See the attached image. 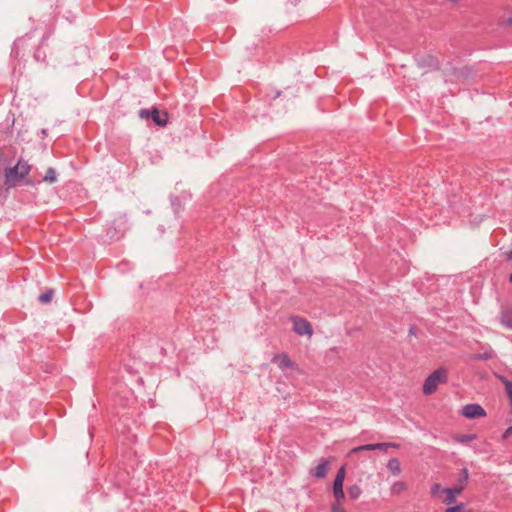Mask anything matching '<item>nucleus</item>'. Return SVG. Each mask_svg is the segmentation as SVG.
<instances>
[{"label":"nucleus","instance_id":"f257e3e1","mask_svg":"<svg viewBox=\"0 0 512 512\" xmlns=\"http://www.w3.org/2000/svg\"><path fill=\"white\" fill-rule=\"evenodd\" d=\"M31 166L28 162L19 159L15 166L5 169V184L9 188L18 186L30 173Z\"/></svg>","mask_w":512,"mask_h":512},{"label":"nucleus","instance_id":"f03ea898","mask_svg":"<svg viewBox=\"0 0 512 512\" xmlns=\"http://www.w3.org/2000/svg\"><path fill=\"white\" fill-rule=\"evenodd\" d=\"M139 115L141 118L148 119L149 117L152 118L153 122L161 127L166 126L168 122V116L167 113L163 112L161 113L158 109L154 108L152 111L148 109H141L139 112Z\"/></svg>","mask_w":512,"mask_h":512},{"label":"nucleus","instance_id":"7ed1b4c3","mask_svg":"<svg viewBox=\"0 0 512 512\" xmlns=\"http://www.w3.org/2000/svg\"><path fill=\"white\" fill-rule=\"evenodd\" d=\"M460 414L467 419H475L479 417H485L486 411L480 404L470 403L462 407Z\"/></svg>","mask_w":512,"mask_h":512},{"label":"nucleus","instance_id":"20e7f679","mask_svg":"<svg viewBox=\"0 0 512 512\" xmlns=\"http://www.w3.org/2000/svg\"><path fill=\"white\" fill-rule=\"evenodd\" d=\"M291 321L293 323V330L298 335H307L309 337L313 334V329L311 324L304 318H301L299 316H293L291 317Z\"/></svg>","mask_w":512,"mask_h":512},{"label":"nucleus","instance_id":"39448f33","mask_svg":"<svg viewBox=\"0 0 512 512\" xmlns=\"http://www.w3.org/2000/svg\"><path fill=\"white\" fill-rule=\"evenodd\" d=\"M345 479V467H341L334 479L333 483V494L337 502H340L344 499L345 494L343 491V483Z\"/></svg>","mask_w":512,"mask_h":512},{"label":"nucleus","instance_id":"423d86ee","mask_svg":"<svg viewBox=\"0 0 512 512\" xmlns=\"http://www.w3.org/2000/svg\"><path fill=\"white\" fill-rule=\"evenodd\" d=\"M464 491V486L462 485H455L453 487H447L442 489V493L445 494V497L443 498L442 502L445 505H452L456 502V498L458 495H460Z\"/></svg>","mask_w":512,"mask_h":512},{"label":"nucleus","instance_id":"0eeeda50","mask_svg":"<svg viewBox=\"0 0 512 512\" xmlns=\"http://www.w3.org/2000/svg\"><path fill=\"white\" fill-rule=\"evenodd\" d=\"M272 362L283 371L287 369L294 370L297 368V364L292 361L290 357L285 353L275 355L272 359Z\"/></svg>","mask_w":512,"mask_h":512},{"label":"nucleus","instance_id":"6e6552de","mask_svg":"<svg viewBox=\"0 0 512 512\" xmlns=\"http://www.w3.org/2000/svg\"><path fill=\"white\" fill-rule=\"evenodd\" d=\"M329 460L327 459H320L318 465L309 471V475L311 477H314L316 479H322L326 477L328 471H329Z\"/></svg>","mask_w":512,"mask_h":512},{"label":"nucleus","instance_id":"1a4fd4ad","mask_svg":"<svg viewBox=\"0 0 512 512\" xmlns=\"http://www.w3.org/2000/svg\"><path fill=\"white\" fill-rule=\"evenodd\" d=\"M447 381V371L444 368H438L433 371L423 384H439Z\"/></svg>","mask_w":512,"mask_h":512},{"label":"nucleus","instance_id":"9d476101","mask_svg":"<svg viewBox=\"0 0 512 512\" xmlns=\"http://www.w3.org/2000/svg\"><path fill=\"white\" fill-rule=\"evenodd\" d=\"M500 323L504 327L512 330V308L511 307H505L501 310Z\"/></svg>","mask_w":512,"mask_h":512},{"label":"nucleus","instance_id":"9b49d317","mask_svg":"<svg viewBox=\"0 0 512 512\" xmlns=\"http://www.w3.org/2000/svg\"><path fill=\"white\" fill-rule=\"evenodd\" d=\"M482 350H483L482 353H479V354L475 355V357H474L475 359H478V360H490V359H493L495 357V352L491 348V346L483 345L482 346Z\"/></svg>","mask_w":512,"mask_h":512},{"label":"nucleus","instance_id":"f8f14e48","mask_svg":"<svg viewBox=\"0 0 512 512\" xmlns=\"http://www.w3.org/2000/svg\"><path fill=\"white\" fill-rule=\"evenodd\" d=\"M387 468L394 476L401 473L400 462L397 458L390 459L387 463Z\"/></svg>","mask_w":512,"mask_h":512},{"label":"nucleus","instance_id":"ddd939ff","mask_svg":"<svg viewBox=\"0 0 512 512\" xmlns=\"http://www.w3.org/2000/svg\"><path fill=\"white\" fill-rule=\"evenodd\" d=\"M405 490H407V484L404 481H397L393 483L390 488L391 494L393 495H400Z\"/></svg>","mask_w":512,"mask_h":512},{"label":"nucleus","instance_id":"4468645a","mask_svg":"<svg viewBox=\"0 0 512 512\" xmlns=\"http://www.w3.org/2000/svg\"><path fill=\"white\" fill-rule=\"evenodd\" d=\"M362 493L361 488L358 485H352L348 488V495L351 499L356 500Z\"/></svg>","mask_w":512,"mask_h":512},{"label":"nucleus","instance_id":"2eb2a0df","mask_svg":"<svg viewBox=\"0 0 512 512\" xmlns=\"http://www.w3.org/2000/svg\"><path fill=\"white\" fill-rule=\"evenodd\" d=\"M45 182L55 183L57 181L56 171L54 168H48L43 178Z\"/></svg>","mask_w":512,"mask_h":512},{"label":"nucleus","instance_id":"dca6fc26","mask_svg":"<svg viewBox=\"0 0 512 512\" xmlns=\"http://www.w3.org/2000/svg\"><path fill=\"white\" fill-rule=\"evenodd\" d=\"M468 479H469V472H468V469L466 467H464L461 470V474H460L459 478L457 479L456 485H462L465 487Z\"/></svg>","mask_w":512,"mask_h":512},{"label":"nucleus","instance_id":"f3484780","mask_svg":"<svg viewBox=\"0 0 512 512\" xmlns=\"http://www.w3.org/2000/svg\"><path fill=\"white\" fill-rule=\"evenodd\" d=\"M398 448L399 445L396 443H375V450L387 452L389 448Z\"/></svg>","mask_w":512,"mask_h":512},{"label":"nucleus","instance_id":"a211bd4d","mask_svg":"<svg viewBox=\"0 0 512 512\" xmlns=\"http://www.w3.org/2000/svg\"><path fill=\"white\" fill-rule=\"evenodd\" d=\"M476 438L475 434H463L456 437V441L460 443H468Z\"/></svg>","mask_w":512,"mask_h":512},{"label":"nucleus","instance_id":"6ab92c4d","mask_svg":"<svg viewBox=\"0 0 512 512\" xmlns=\"http://www.w3.org/2000/svg\"><path fill=\"white\" fill-rule=\"evenodd\" d=\"M52 295H53V291L52 290H49L45 293H42L39 295L38 299H39V302L43 303V304H46V303H49L52 299Z\"/></svg>","mask_w":512,"mask_h":512},{"label":"nucleus","instance_id":"aec40b11","mask_svg":"<svg viewBox=\"0 0 512 512\" xmlns=\"http://www.w3.org/2000/svg\"><path fill=\"white\" fill-rule=\"evenodd\" d=\"M371 450H375V443L365 444V445L355 447L353 449V452L357 453V452H361V451H371Z\"/></svg>","mask_w":512,"mask_h":512},{"label":"nucleus","instance_id":"412c9836","mask_svg":"<svg viewBox=\"0 0 512 512\" xmlns=\"http://www.w3.org/2000/svg\"><path fill=\"white\" fill-rule=\"evenodd\" d=\"M445 512H465V504L459 503L455 506L448 507Z\"/></svg>","mask_w":512,"mask_h":512},{"label":"nucleus","instance_id":"4be33fe9","mask_svg":"<svg viewBox=\"0 0 512 512\" xmlns=\"http://www.w3.org/2000/svg\"><path fill=\"white\" fill-rule=\"evenodd\" d=\"M440 491L442 492L441 485L439 483H435L431 486L430 492L432 496H437Z\"/></svg>","mask_w":512,"mask_h":512},{"label":"nucleus","instance_id":"5701e85b","mask_svg":"<svg viewBox=\"0 0 512 512\" xmlns=\"http://www.w3.org/2000/svg\"><path fill=\"white\" fill-rule=\"evenodd\" d=\"M438 386H423V393L425 395H431L436 392Z\"/></svg>","mask_w":512,"mask_h":512},{"label":"nucleus","instance_id":"b1692460","mask_svg":"<svg viewBox=\"0 0 512 512\" xmlns=\"http://www.w3.org/2000/svg\"><path fill=\"white\" fill-rule=\"evenodd\" d=\"M507 397L509 399L510 410L512 412V386H505Z\"/></svg>","mask_w":512,"mask_h":512},{"label":"nucleus","instance_id":"393cba45","mask_svg":"<svg viewBox=\"0 0 512 512\" xmlns=\"http://www.w3.org/2000/svg\"><path fill=\"white\" fill-rule=\"evenodd\" d=\"M512 435V426H509L503 433V439H507L508 437H510Z\"/></svg>","mask_w":512,"mask_h":512},{"label":"nucleus","instance_id":"a878e982","mask_svg":"<svg viewBox=\"0 0 512 512\" xmlns=\"http://www.w3.org/2000/svg\"><path fill=\"white\" fill-rule=\"evenodd\" d=\"M331 510L332 512H345L340 506L339 504H333L332 507H331Z\"/></svg>","mask_w":512,"mask_h":512},{"label":"nucleus","instance_id":"bb28decb","mask_svg":"<svg viewBox=\"0 0 512 512\" xmlns=\"http://www.w3.org/2000/svg\"><path fill=\"white\" fill-rule=\"evenodd\" d=\"M507 260H512V249L505 253Z\"/></svg>","mask_w":512,"mask_h":512},{"label":"nucleus","instance_id":"cd10ccee","mask_svg":"<svg viewBox=\"0 0 512 512\" xmlns=\"http://www.w3.org/2000/svg\"><path fill=\"white\" fill-rule=\"evenodd\" d=\"M509 282L512 284V273L509 275Z\"/></svg>","mask_w":512,"mask_h":512},{"label":"nucleus","instance_id":"c85d7f7f","mask_svg":"<svg viewBox=\"0 0 512 512\" xmlns=\"http://www.w3.org/2000/svg\"><path fill=\"white\" fill-rule=\"evenodd\" d=\"M413 330H414V328H411V329H410V333H411V334H414V331H413Z\"/></svg>","mask_w":512,"mask_h":512},{"label":"nucleus","instance_id":"c756f323","mask_svg":"<svg viewBox=\"0 0 512 512\" xmlns=\"http://www.w3.org/2000/svg\"><path fill=\"white\" fill-rule=\"evenodd\" d=\"M504 384L510 385V384H512V382L507 381Z\"/></svg>","mask_w":512,"mask_h":512},{"label":"nucleus","instance_id":"7c9ffc66","mask_svg":"<svg viewBox=\"0 0 512 512\" xmlns=\"http://www.w3.org/2000/svg\"><path fill=\"white\" fill-rule=\"evenodd\" d=\"M509 22L512 24V18H510Z\"/></svg>","mask_w":512,"mask_h":512}]
</instances>
